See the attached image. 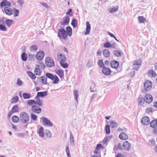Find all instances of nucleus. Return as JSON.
Listing matches in <instances>:
<instances>
[{
    "mask_svg": "<svg viewBox=\"0 0 157 157\" xmlns=\"http://www.w3.org/2000/svg\"><path fill=\"white\" fill-rule=\"evenodd\" d=\"M102 72L105 75H107L110 74L111 71L109 69L104 67L102 70Z\"/></svg>",
    "mask_w": 157,
    "mask_h": 157,
    "instance_id": "nucleus-19",
    "label": "nucleus"
},
{
    "mask_svg": "<svg viewBox=\"0 0 157 157\" xmlns=\"http://www.w3.org/2000/svg\"><path fill=\"white\" fill-rule=\"evenodd\" d=\"M23 96L24 98L25 99H29L31 97L30 94L26 93H23Z\"/></svg>",
    "mask_w": 157,
    "mask_h": 157,
    "instance_id": "nucleus-42",
    "label": "nucleus"
},
{
    "mask_svg": "<svg viewBox=\"0 0 157 157\" xmlns=\"http://www.w3.org/2000/svg\"><path fill=\"white\" fill-rule=\"evenodd\" d=\"M72 11V10L71 9H69L68 10V11L66 13V15H68L71 17L72 16V14L71 13Z\"/></svg>",
    "mask_w": 157,
    "mask_h": 157,
    "instance_id": "nucleus-63",
    "label": "nucleus"
},
{
    "mask_svg": "<svg viewBox=\"0 0 157 157\" xmlns=\"http://www.w3.org/2000/svg\"><path fill=\"white\" fill-rule=\"evenodd\" d=\"M57 58L60 62H65L66 60V58L64 54H60L57 56Z\"/></svg>",
    "mask_w": 157,
    "mask_h": 157,
    "instance_id": "nucleus-14",
    "label": "nucleus"
},
{
    "mask_svg": "<svg viewBox=\"0 0 157 157\" xmlns=\"http://www.w3.org/2000/svg\"><path fill=\"white\" fill-rule=\"evenodd\" d=\"M39 79L41 81V83L43 84H47V78L44 77H39Z\"/></svg>",
    "mask_w": 157,
    "mask_h": 157,
    "instance_id": "nucleus-28",
    "label": "nucleus"
},
{
    "mask_svg": "<svg viewBox=\"0 0 157 157\" xmlns=\"http://www.w3.org/2000/svg\"><path fill=\"white\" fill-rule=\"evenodd\" d=\"M150 126L153 128H155L157 126V121L156 120H152L150 124Z\"/></svg>",
    "mask_w": 157,
    "mask_h": 157,
    "instance_id": "nucleus-31",
    "label": "nucleus"
},
{
    "mask_svg": "<svg viewBox=\"0 0 157 157\" xmlns=\"http://www.w3.org/2000/svg\"><path fill=\"white\" fill-rule=\"evenodd\" d=\"M66 151L67 154V157H71L69 152V149L68 146H67L66 148Z\"/></svg>",
    "mask_w": 157,
    "mask_h": 157,
    "instance_id": "nucleus-61",
    "label": "nucleus"
},
{
    "mask_svg": "<svg viewBox=\"0 0 157 157\" xmlns=\"http://www.w3.org/2000/svg\"><path fill=\"white\" fill-rule=\"evenodd\" d=\"M34 73L37 75H40L41 73V70L38 68H36L34 71Z\"/></svg>",
    "mask_w": 157,
    "mask_h": 157,
    "instance_id": "nucleus-47",
    "label": "nucleus"
},
{
    "mask_svg": "<svg viewBox=\"0 0 157 157\" xmlns=\"http://www.w3.org/2000/svg\"><path fill=\"white\" fill-rule=\"evenodd\" d=\"M138 19L140 23H143L146 20V18L143 16H139Z\"/></svg>",
    "mask_w": 157,
    "mask_h": 157,
    "instance_id": "nucleus-45",
    "label": "nucleus"
},
{
    "mask_svg": "<svg viewBox=\"0 0 157 157\" xmlns=\"http://www.w3.org/2000/svg\"><path fill=\"white\" fill-rule=\"evenodd\" d=\"M21 58L23 61H25L27 60V54L25 53H23L21 55Z\"/></svg>",
    "mask_w": 157,
    "mask_h": 157,
    "instance_id": "nucleus-40",
    "label": "nucleus"
},
{
    "mask_svg": "<svg viewBox=\"0 0 157 157\" xmlns=\"http://www.w3.org/2000/svg\"><path fill=\"white\" fill-rule=\"evenodd\" d=\"M44 56L43 52L42 51H40L37 53L36 57L37 59L41 60L43 59Z\"/></svg>",
    "mask_w": 157,
    "mask_h": 157,
    "instance_id": "nucleus-9",
    "label": "nucleus"
},
{
    "mask_svg": "<svg viewBox=\"0 0 157 157\" xmlns=\"http://www.w3.org/2000/svg\"><path fill=\"white\" fill-rule=\"evenodd\" d=\"M48 94V92L47 91L38 92H37V95L36 96V98L38 97L43 98L47 96Z\"/></svg>",
    "mask_w": 157,
    "mask_h": 157,
    "instance_id": "nucleus-13",
    "label": "nucleus"
},
{
    "mask_svg": "<svg viewBox=\"0 0 157 157\" xmlns=\"http://www.w3.org/2000/svg\"><path fill=\"white\" fill-rule=\"evenodd\" d=\"M20 121L24 124L28 123L29 120V115L25 112H22L20 114Z\"/></svg>",
    "mask_w": 157,
    "mask_h": 157,
    "instance_id": "nucleus-1",
    "label": "nucleus"
},
{
    "mask_svg": "<svg viewBox=\"0 0 157 157\" xmlns=\"http://www.w3.org/2000/svg\"><path fill=\"white\" fill-rule=\"evenodd\" d=\"M117 148L121 150H123L124 149L123 147H122V144L120 143H119L118 144V147L116 148V149H117Z\"/></svg>",
    "mask_w": 157,
    "mask_h": 157,
    "instance_id": "nucleus-64",
    "label": "nucleus"
},
{
    "mask_svg": "<svg viewBox=\"0 0 157 157\" xmlns=\"http://www.w3.org/2000/svg\"><path fill=\"white\" fill-rule=\"evenodd\" d=\"M22 84V81L20 78H18L17 80L16 84L18 86H20Z\"/></svg>",
    "mask_w": 157,
    "mask_h": 157,
    "instance_id": "nucleus-62",
    "label": "nucleus"
},
{
    "mask_svg": "<svg viewBox=\"0 0 157 157\" xmlns=\"http://www.w3.org/2000/svg\"><path fill=\"white\" fill-rule=\"evenodd\" d=\"M145 102L147 103H151L153 100L152 96L149 94H146L145 97Z\"/></svg>",
    "mask_w": 157,
    "mask_h": 157,
    "instance_id": "nucleus-12",
    "label": "nucleus"
},
{
    "mask_svg": "<svg viewBox=\"0 0 157 157\" xmlns=\"http://www.w3.org/2000/svg\"><path fill=\"white\" fill-rule=\"evenodd\" d=\"M70 18L68 16H66L63 21L60 22V24L64 26L68 25L69 22Z\"/></svg>",
    "mask_w": 157,
    "mask_h": 157,
    "instance_id": "nucleus-11",
    "label": "nucleus"
},
{
    "mask_svg": "<svg viewBox=\"0 0 157 157\" xmlns=\"http://www.w3.org/2000/svg\"><path fill=\"white\" fill-rule=\"evenodd\" d=\"M13 10L14 12V17H17L19 13V10L17 9L16 8H13Z\"/></svg>",
    "mask_w": 157,
    "mask_h": 157,
    "instance_id": "nucleus-48",
    "label": "nucleus"
},
{
    "mask_svg": "<svg viewBox=\"0 0 157 157\" xmlns=\"http://www.w3.org/2000/svg\"><path fill=\"white\" fill-rule=\"evenodd\" d=\"M86 66L88 67H90L93 66V61L89 59L88 60Z\"/></svg>",
    "mask_w": 157,
    "mask_h": 157,
    "instance_id": "nucleus-50",
    "label": "nucleus"
},
{
    "mask_svg": "<svg viewBox=\"0 0 157 157\" xmlns=\"http://www.w3.org/2000/svg\"><path fill=\"white\" fill-rule=\"evenodd\" d=\"M141 121L143 124L147 125L150 123V119L148 117H145L142 118Z\"/></svg>",
    "mask_w": 157,
    "mask_h": 157,
    "instance_id": "nucleus-10",
    "label": "nucleus"
},
{
    "mask_svg": "<svg viewBox=\"0 0 157 157\" xmlns=\"http://www.w3.org/2000/svg\"><path fill=\"white\" fill-rule=\"evenodd\" d=\"M27 103L29 105L35 104V101L33 100H29L28 101Z\"/></svg>",
    "mask_w": 157,
    "mask_h": 157,
    "instance_id": "nucleus-58",
    "label": "nucleus"
},
{
    "mask_svg": "<svg viewBox=\"0 0 157 157\" xmlns=\"http://www.w3.org/2000/svg\"><path fill=\"white\" fill-rule=\"evenodd\" d=\"M0 30L2 31H5L6 30V28L5 26L2 24H0Z\"/></svg>",
    "mask_w": 157,
    "mask_h": 157,
    "instance_id": "nucleus-59",
    "label": "nucleus"
},
{
    "mask_svg": "<svg viewBox=\"0 0 157 157\" xmlns=\"http://www.w3.org/2000/svg\"><path fill=\"white\" fill-rule=\"evenodd\" d=\"M5 22L7 26L9 27H10L13 23V21L11 20L8 19L6 20Z\"/></svg>",
    "mask_w": 157,
    "mask_h": 157,
    "instance_id": "nucleus-32",
    "label": "nucleus"
},
{
    "mask_svg": "<svg viewBox=\"0 0 157 157\" xmlns=\"http://www.w3.org/2000/svg\"><path fill=\"white\" fill-rule=\"evenodd\" d=\"M44 128L41 127L38 129V134L39 136L41 138H43L45 134L43 132Z\"/></svg>",
    "mask_w": 157,
    "mask_h": 157,
    "instance_id": "nucleus-20",
    "label": "nucleus"
},
{
    "mask_svg": "<svg viewBox=\"0 0 157 157\" xmlns=\"http://www.w3.org/2000/svg\"><path fill=\"white\" fill-rule=\"evenodd\" d=\"M41 119L44 126L49 127H51L53 126L52 124L48 119L45 117H43Z\"/></svg>",
    "mask_w": 157,
    "mask_h": 157,
    "instance_id": "nucleus-4",
    "label": "nucleus"
},
{
    "mask_svg": "<svg viewBox=\"0 0 157 157\" xmlns=\"http://www.w3.org/2000/svg\"><path fill=\"white\" fill-rule=\"evenodd\" d=\"M35 98L36 99L35 104L38 105L39 106H42L43 104L42 100L40 99L39 97L36 98V96Z\"/></svg>",
    "mask_w": 157,
    "mask_h": 157,
    "instance_id": "nucleus-24",
    "label": "nucleus"
},
{
    "mask_svg": "<svg viewBox=\"0 0 157 157\" xmlns=\"http://www.w3.org/2000/svg\"><path fill=\"white\" fill-rule=\"evenodd\" d=\"M70 141L71 144L73 146L75 144L74 137L72 133H71L70 135Z\"/></svg>",
    "mask_w": 157,
    "mask_h": 157,
    "instance_id": "nucleus-44",
    "label": "nucleus"
},
{
    "mask_svg": "<svg viewBox=\"0 0 157 157\" xmlns=\"http://www.w3.org/2000/svg\"><path fill=\"white\" fill-rule=\"evenodd\" d=\"M30 49L31 51L34 52L37 50L38 49V47L36 45H34L30 47Z\"/></svg>",
    "mask_w": 157,
    "mask_h": 157,
    "instance_id": "nucleus-41",
    "label": "nucleus"
},
{
    "mask_svg": "<svg viewBox=\"0 0 157 157\" xmlns=\"http://www.w3.org/2000/svg\"><path fill=\"white\" fill-rule=\"evenodd\" d=\"M60 65L63 68H65L68 67V65L66 63H65V62H60Z\"/></svg>",
    "mask_w": 157,
    "mask_h": 157,
    "instance_id": "nucleus-54",
    "label": "nucleus"
},
{
    "mask_svg": "<svg viewBox=\"0 0 157 157\" xmlns=\"http://www.w3.org/2000/svg\"><path fill=\"white\" fill-rule=\"evenodd\" d=\"M151 83L149 81L147 80L144 83V88L145 91L149 90L151 88Z\"/></svg>",
    "mask_w": 157,
    "mask_h": 157,
    "instance_id": "nucleus-7",
    "label": "nucleus"
},
{
    "mask_svg": "<svg viewBox=\"0 0 157 157\" xmlns=\"http://www.w3.org/2000/svg\"><path fill=\"white\" fill-rule=\"evenodd\" d=\"M30 117L31 119L33 121H36L37 120V116L35 114L32 113L31 114Z\"/></svg>",
    "mask_w": 157,
    "mask_h": 157,
    "instance_id": "nucleus-51",
    "label": "nucleus"
},
{
    "mask_svg": "<svg viewBox=\"0 0 157 157\" xmlns=\"http://www.w3.org/2000/svg\"><path fill=\"white\" fill-rule=\"evenodd\" d=\"M24 2V0H18L17 1V4L20 7H21L22 6Z\"/></svg>",
    "mask_w": 157,
    "mask_h": 157,
    "instance_id": "nucleus-55",
    "label": "nucleus"
},
{
    "mask_svg": "<svg viewBox=\"0 0 157 157\" xmlns=\"http://www.w3.org/2000/svg\"><path fill=\"white\" fill-rule=\"evenodd\" d=\"M148 73L149 75L151 77H155L157 75V74L153 70H149Z\"/></svg>",
    "mask_w": 157,
    "mask_h": 157,
    "instance_id": "nucleus-26",
    "label": "nucleus"
},
{
    "mask_svg": "<svg viewBox=\"0 0 157 157\" xmlns=\"http://www.w3.org/2000/svg\"><path fill=\"white\" fill-rule=\"evenodd\" d=\"M105 131L107 134H109L110 133V127L109 125H106L105 127Z\"/></svg>",
    "mask_w": 157,
    "mask_h": 157,
    "instance_id": "nucleus-53",
    "label": "nucleus"
},
{
    "mask_svg": "<svg viewBox=\"0 0 157 157\" xmlns=\"http://www.w3.org/2000/svg\"><path fill=\"white\" fill-rule=\"evenodd\" d=\"M141 64V61L140 60H135L133 62V68L137 71L140 68Z\"/></svg>",
    "mask_w": 157,
    "mask_h": 157,
    "instance_id": "nucleus-6",
    "label": "nucleus"
},
{
    "mask_svg": "<svg viewBox=\"0 0 157 157\" xmlns=\"http://www.w3.org/2000/svg\"><path fill=\"white\" fill-rule=\"evenodd\" d=\"M119 138L123 140H125L127 139L128 138V136L124 132L121 133L119 135Z\"/></svg>",
    "mask_w": 157,
    "mask_h": 157,
    "instance_id": "nucleus-21",
    "label": "nucleus"
},
{
    "mask_svg": "<svg viewBox=\"0 0 157 157\" xmlns=\"http://www.w3.org/2000/svg\"><path fill=\"white\" fill-rule=\"evenodd\" d=\"M118 8V6H113L110 7L109 9V11L110 13H112L117 11Z\"/></svg>",
    "mask_w": 157,
    "mask_h": 157,
    "instance_id": "nucleus-23",
    "label": "nucleus"
},
{
    "mask_svg": "<svg viewBox=\"0 0 157 157\" xmlns=\"http://www.w3.org/2000/svg\"><path fill=\"white\" fill-rule=\"evenodd\" d=\"M45 63L47 67H52L54 66L55 63L53 59L50 57L45 59Z\"/></svg>",
    "mask_w": 157,
    "mask_h": 157,
    "instance_id": "nucleus-3",
    "label": "nucleus"
},
{
    "mask_svg": "<svg viewBox=\"0 0 157 157\" xmlns=\"http://www.w3.org/2000/svg\"><path fill=\"white\" fill-rule=\"evenodd\" d=\"M11 111L14 113L18 112L19 111V108L18 105H16L13 106L12 108Z\"/></svg>",
    "mask_w": 157,
    "mask_h": 157,
    "instance_id": "nucleus-27",
    "label": "nucleus"
},
{
    "mask_svg": "<svg viewBox=\"0 0 157 157\" xmlns=\"http://www.w3.org/2000/svg\"><path fill=\"white\" fill-rule=\"evenodd\" d=\"M54 81H53V83L57 84L59 81V79L58 77L56 75H55L54 77Z\"/></svg>",
    "mask_w": 157,
    "mask_h": 157,
    "instance_id": "nucleus-52",
    "label": "nucleus"
},
{
    "mask_svg": "<svg viewBox=\"0 0 157 157\" xmlns=\"http://www.w3.org/2000/svg\"><path fill=\"white\" fill-rule=\"evenodd\" d=\"M109 126L112 128H115L117 127V124L116 121L114 120H111L110 122Z\"/></svg>",
    "mask_w": 157,
    "mask_h": 157,
    "instance_id": "nucleus-29",
    "label": "nucleus"
},
{
    "mask_svg": "<svg viewBox=\"0 0 157 157\" xmlns=\"http://www.w3.org/2000/svg\"><path fill=\"white\" fill-rule=\"evenodd\" d=\"M104 47L106 48H109L111 47V44L109 42L105 43L104 44Z\"/></svg>",
    "mask_w": 157,
    "mask_h": 157,
    "instance_id": "nucleus-60",
    "label": "nucleus"
},
{
    "mask_svg": "<svg viewBox=\"0 0 157 157\" xmlns=\"http://www.w3.org/2000/svg\"><path fill=\"white\" fill-rule=\"evenodd\" d=\"M138 102L140 104L141 106L143 105L145 101V98L141 97H139L138 98Z\"/></svg>",
    "mask_w": 157,
    "mask_h": 157,
    "instance_id": "nucleus-35",
    "label": "nucleus"
},
{
    "mask_svg": "<svg viewBox=\"0 0 157 157\" xmlns=\"http://www.w3.org/2000/svg\"><path fill=\"white\" fill-rule=\"evenodd\" d=\"M114 55L117 57H120L121 56V52L120 51L114 50L113 52Z\"/></svg>",
    "mask_w": 157,
    "mask_h": 157,
    "instance_id": "nucleus-39",
    "label": "nucleus"
},
{
    "mask_svg": "<svg viewBox=\"0 0 157 157\" xmlns=\"http://www.w3.org/2000/svg\"><path fill=\"white\" fill-rule=\"evenodd\" d=\"M32 111L36 113H40L41 112V109L40 107L36 105H33L31 108Z\"/></svg>",
    "mask_w": 157,
    "mask_h": 157,
    "instance_id": "nucleus-5",
    "label": "nucleus"
},
{
    "mask_svg": "<svg viewBox=\"0 0 157 157\" xmlns=\"http://www.w3.org/2000/svg\"><path fill=\"white\" fill-rule=\"evenodd\" d=\"M56 73L60 78H62L64 76V72L62 70L56 69L55 70Z\"/></svg>",
    "mask_w": 157,
    "mask_h": 157,
    "instance_id": "nucleus-22",
    "label": "nucleus"
},
{
    "mask_svg": "<svg viewBox=\"0 0 157 157\" xmlns=\"http://www.w3.org/2000/svg\"><path fill=\"white\" fill-rule=\"evenodd\" d=\"M11 6L10 2L8 1H2L0 3V6L2 8H3L5 6L10 7Z\"/></svg>",
    "mask_w": 157,
    "mask_h": 157,
    "instance_id": "nucleus-16",
    "label": "nucleus"
},
{
    "mask_svg": "<svg viewBox=\"0 0 157 157\" xmlns=\"http://www.w3.org/2000/svg\"><path fill=\"white\" fill-rule=\"evenodd\" d=\"M67 34L69 36H71L72 34V29L70 26H67L66 29Z\"/></svg>",
    "mask_w": 157,
    "mask_h": 157,
    "instance_id": "nucleus-34",
    "label": "nucleus"
},
{
    "mask_svg": "<svg viewBox=\"0 0 157 157\" xmlns=\"http://www.w3.org/2000/svg\"><path fill=\"white\" fill-rule=\"evenodd\" d=\"M103 55L105 57H109L110 56L109 50L107 49H105L103 51Z\"/></svg>",
    "mask_w": 157,
    "mask_h": 157,
    "instance_id": "nucleus-30",
    "label": "nucleus"
},
{
    "mask_svg": "<svg viewBox=\"0 0 157 157\" xmlns=\"http://www.w3.org/2000/svg\"><path fill=\"white\" fill-rule=\"evenodd\" d=\"M124 149L126 151H129L131 148V145L128 141H124L123 144Z\"/></svg>",
    "mask_w": 157,
    "mask_h": 157,
    "instance_id": "nucleus-8",
    "label": "nucleus"
},
{
    "mask_svg": "<svg viewBox=\"0 0 157 157\" xmlns=\"http://www.w3.org/2000/svg\"><path fill=\"white\" fill-rule=\"evenodd\" d=\"M91 29V25L90 24L89 22L87 21L86 22V31L85 32V35H87L90 34Z\"/></svg>",
    "mask_w": 157,
    "mask_h": 157,
    "instance_id": "nucleus-18",
    "label": "nucleus"
},
{
    "mask_svg": "<svg viewBox=\"0 0 157 157\" xmlns=\"http://www.w3.org/2000/svg\"><path fill=\"white\" fill-rule=\"evenodd\" d=\"M46 135L47 138H49L51 136L52 134L49 131L46 130Z\"/></svg>",
    "mask_w": 157,
    "mask_h": 157,
    "instance_id": "nucleus-57",
    "label": "nucleus"
},
{
    "mask_svg": "<svg viewBox=\"0 0 157 157\" xmlns=\"http://www.w3.org/2000/svg\"><path fill=\"white\" fill-rule=\"evenodd\" d=\"M74 95V96L75 99L77 103L78 102V91L77 90H75L73 91Z\"/></svg>",
    "mask_w": 157,
    "mask_h": 157,
    "instance_id": "nucleus-38",
    "label": "nucleus"
},
{
    "mask_svg": "<svg viewBox=\"0 0 157 157\" xmlns=\"http://www.w3.org/2000/svg\"><path fill=\"white\" fill-rule=\"evenodd\" d=\"M45 75L46 77H48V78H50L52 80H54V75H53L52 74L47 73Z\"/></svg>",
    "mask_w": 157,
    "mask_h": 157,
    "instance_id": "nucleus-43",
    "label": "nucleus"
},
{
    "mask_svg": "<svg viewBox=\"0 0 157 157\" xmlns=\"http://www.w3.org/2000/svg\"><path fill=\"white\" fill-rule=\"evenodd\" d=\"M71 25L74 28H76L78 26V22L75 19H73L72 21Z\"/></svg>",
    "mask_w": 157,
    "mask_h": 157,
    "instance_id": "nucleus-37",
    "label": "nucleus"
},
{
    "mask_svg": "<svg viewBox=\"0 0 157 157\" xmlns=\"http://www.w3.org/2000/svg\"><path fill=\"white\" fill-rule=\"evenodd\" d=\"M19 98L18 96L14 97L11 100V102L12 103H16L19 101Z\"/></svg>",
    "mask_w": 157,
    "mask_h": 157,
    "instance_id": "nucleus-36",
    "label": "nucleus"
},
{
    "mask_svg": "<svg viewBox=\"0 0 157 157\" xmlns=\"http://www.w3.org/2000/svg\"><path fill=\"white\" fill-rule=\"evenodd\" d=\"M98 66L101 67H102L103 68L104 67V64L101 59H100L98 61Z\"/></svg>",
    "mask_w": 157,
    "mask_h": 157,
    "instance_id": "nucleus-49",
    "label": "nucleus"
},
{
    "mask_svg": "<svg viewBox=\"0 0 157 157\" xmlns=\"http://www.w3.org/2000/svg\"><path fill=\"white\" fill-rule=\"evenodd\" d=\"M27 73L28 76L32 79H35L36 78V76L34 75V74L31 71H28L27 72Z\"/></svg>",
    "mask_w": 157,
    "mask_h": 157,
    "instance_id": "nucleus-33",
    "label": "nucleus"
},
{
    "mask_svg": "<svg viewBox=\"0 0 157 157\" xmlns=\"http://www.w3.org/2000/svg\"><path fill=\"white\" fill-rule=\"evenodd\" d=\"M12 121L13 122L16 123L20 121V117L14 115L12 117Z\"/></svg>",
    "mask_w": 157,
    "mask_h": 157,
    "instance_id": "nucleus-25",
    "label": "nucleus"
},
{
    "mask_svg": "<svg viewBox=\"0 0 157 157\" xmlns=\"http://www.w3.org/2000/svg\"><path fill=\"white\" fill-rule=\"evenodd\" d=\"M4 10L5 13L8 15L10 16L13 13V10L9 7H5L4 8Z\"/></svg>",
    "mask_w": 157,
    "mask_h": 157,
    "instance_id": "nucleus-15",
    "label": "nucleus"
},
{
    "mask_svg": "<svg viewBox=\"0 0 157 157\" xmlns=\"http://www.w3.org/2000/svg\"><path fill=\"white\" fill-rule=\"evenodd\" d=\"M148 144L150 146H153L155 145V141L154 140L151 139L148 141Z\"/></svg>",
    "mask_w": 157,
    "mask_h": 157,
    "instance_id": "nucleus-46",
    "label": "nucleus"
},
{
    "mask_svg": "<svg viewBox=\"0 0 157 157\" xmlns=\"http://www.w3.org/2000/svg\"><path fill=\"white\" fill-rule=\"evenodd\" d=\"M119 63L118 62L115 61H112L110 63L111 67L115 69H117L119 66Z\"/></svg>",
    "mask_w": 157,
    "mask_h": 157,
    "instance_id": "nucleus-17",
    "label": "nucleus"
},
{
    "mask_svg": "<svg viewBox=\"0 0 157 157\" xmlns=\"http://www.w3.org/2000/svg\"><path fill=\"white\" fill-rule=\"evenodd\" d=\"M68 35L67 31L63 28H60L58 29V36L62 39H66Z\"/></svg>",
    "mask_w": 157,
    "mask_h": 157,
    "instance_id": "nucleus-2",
    "label": "nucleus"
},
{
    "mask_svg": "<svg viewBox=\"0 0 157 157\" xmlns=\"http://www.w3.org/2000/svg\"><path fill=\"white\" fill-rule=\"evenodd\" d=\"M28 58L31 60H33L35 59L36 56L34 55H32L29 53L28 54Z\"/></svg>",
    "mask_w": 157,
    "mask_h": 157,
    "instance_id": "nucleus-56",
    "label": "nucleus"
}]
</instances>
